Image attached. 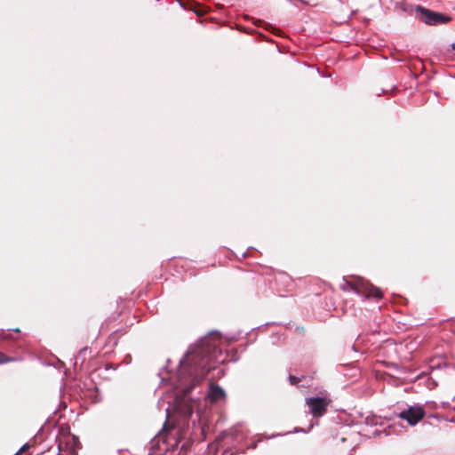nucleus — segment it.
<instances>
[{"mask_svg": "<svg viewBox=\"0 0 455 455\" xmlns=\"http://www.w3.org/2000/svg\"><path fill=\"white\" fill-rule=\"evenodd\" d=\"M217 354H220V350L215 345L205 341L186 355L178 372L177 401L185 399L210 371L214 369L212 362L217 359Z\"/></svg>", "mask_w": 455, "mask_h": 455, "instance_id": "f257e3e1", "label": "nucleus"}, {"mask_svg": "<svg viewBox=\"0 0 455 455\" xmlns=\"http://www.w3.org/2000/svg\"><path fill=\"white\" fill-rule=\"evenodd\" d=\"M330 403L331 399L327 397H308L306 399V404L308 406L309 411L314 418L323 416Z\"/></svg>", "mask_w": 455, "mask_h": 455, "instance_id": "f03ea898", "label": "nucleus"}, {"mask_svg": "<svg viewBox=\"0 0 455 455\" xmlns=\"http://www.w3.org/2000/svg\"><path fill=\"white\" fill-rule=\"evenodd\" d=\"M416 10L420 15V20L427 25L443 24L451 20L450 17L430 11L424 7L418 6Z\"/></svg>", "mask_w": 455, "mask_h": 455, "instance_id": "7ed1b4c3", "label": "nucleus"}, {"mask_svg": "<svg viewBox=\"0 0 455 455\" xmlns=\"http://www.w3.org/2000/svg\"><path fill=\"white\" fill-rule=\"evenodd\" d=\"M344 291H353L366 299L378 301L383 292L377 286H343Z\"/></svg>", "mask_w": 455, "mask_h": 455, "instance_id": "20e7f679", "label": "nucleus"}, {"mask_svg": "<svg viewBox=\"0 0 455 455\" xmlns=\"http://www.w3.org/2000/svg\"><path fill=\"white\" fill-rule=\"evenodd\" d=\"M426 415L421 406H411L399 413V418L404 419L411 426L418 424Z\"/></svg>", "mask_w": 455, "mask_h": 455, "instance_id": "39448f33", "label": "nucleus"}, {"mask_svg": "<svg viewBox=\"0 0 455 455\" xmlns=\"http://www.w3.org/2000/svg\"><path fill=\"white\" fill-rule=\"evenodd\" d=\"M224 396H225V392L220 387H219L217 385H212L211 391H210V397H211L212 401L217 402V401L224 398Z\"/></svg>", "mask_w": 455, "mask_h": 455, "instance_id": "423d86ee", "label": "nucleus"}, {"mask_svg": "<svg viewBox=\"0 0 455 455\" xmlns=\"http://www.w3.org/2000/svg\"><path fill=\"white\" fill-rule=\"evenodd\" d=\"M19 360H20V358H18V357L9 356V355H5L4 353L0 352V364L13 363V362H17Z\"/></svg>", "mask_w": 455, "mask_h": 455, "instance_id": "0eeeda50", "label": "nucleus"}, {"mask_svg": "<svg viewBox=\"0 0 455 455\" xmlns=\"http://www.w3.org/2000/svg\"><path fill=\"white\" fill-rule=\"evenodd\" d=\"M300 380H301V379L299 377H296L293 375L289 376V381L291 385H297Z\"/></svg>", "mask_w": 455, "mask_h": 455, "instance_id": "6e6552de", "label": "nucleus"}, {"mask_svg": "<svg viewBox=\"0 0 455 455\" xmlns=\"http://www.w3.org/2000/svg\"><path fill=\"white\" fill-rule=\"evenodd\" d=\"M192 412H193L192 408H190V407H189V408H188V410H187V412H186V413H187L188 416H190V415L192 414Z\"/></svg>", "mask_w": 455, "mask_h": 455, "instance_id": "1a4fd4ad", "label": "nucleus"}, {"mask_svg": "<svg viewBox=\"0 0 455 455\" xmlns=\"http://www.w3.org/2000/svg\"><path fill=\"white\" fill-rule=\"evenodd\" d=\"M451 49L455 51V43L451 44Z\"/></svg>", "mask_w": 455, "mask_h": 455, "instance_id": "9d476101", "label": "nucleus"}, {"mask_svg": "<svg viewBox=\"0 0 455 455\" xmlns=\"http://www.w3.org/2000/svg\"><path fill=\"white\" fill-rule=\"evenodd\" d=\"M13 331L16 332H20V329H14Z\"/></svg>", "mask_w": 455, "mask_h": 455, "instance_id": "9b49d317", "label": "nucleus"}, {"mask_svg": "<svg viewBox=\"0 0 455 455\" xmlns=\"http://www.w3.org/2000/svg\"><path fill=\"white\" fill-rule=\"evenodd\" d=\"M3 339H9V335L4 336Z\"/></svg>", "mask_w": 455, "mask_h": 455, "instance_id": "f8f14e48", "label": "nucleus"}, {"mask_svg": "<svg viewBox=\"0 0 455 455\" xmlns=\"http://www.w3.org/2000/svg\"><path fill=\"white\" fill-rule=\"evenodd\" d=\"M454 411H455V407H454Z\"/></svg>", "mask_w": 455, "mask_h": 455, "instance_id": "ddd939ff", "label": "nucleus"}]
</instances>
